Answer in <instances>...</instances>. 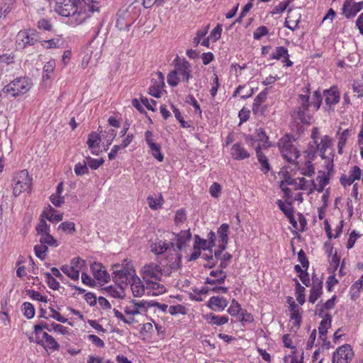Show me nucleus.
I'll return each instance as SVG.
<instances>
[{"label": "nucleus", "instance_id": "f257e3e1", "mask_svg": "<svg viewBox=\"0 0 363 363\" xmlns=\"http://www.w3.org/2000/svg\"><path fill=\"white\" fill-rule=\"evenodd\" d=\"M191 233L189 230H182L179 233H167L160 245V274H169L176 269L182 259L181 250L186 243L190 241Z\"/></svg>", "mask_w": 363, "mask_h": 363}, {"label": "nucleus", "instance_id": "ea45409f", "mask_svg": "<svg viewBox=\"0 0 363 363\" xmlns=\"http://www.w3.org/2000/svg\"><path fill=\"white\" fill-rule=\"evenodd\" d=\"M61 270L72 280H78L79 278V272L69 265H63L61 267Z\"/></svg>", "mask_w": 363, "mask_h": 363}, {"label": "nucleus", "instance_id": "c85d7f7f", "mask_svg": "<svg viewBox=\"0 0 363 363\" xmlns=\"http://www.w3.org/2000/svg\"><path fill=\"white\" fill-rule=\"evenodd\" d=\"M206 320L211 325H223L228 322V315H216L214 313H210L206 315Z\"/></svg>", "mask_w": 363, "mask_h": 363}, {"label": "nucleus", "instance_id": "f704fd0d", "mask_svg": "<svg viewBox=\"0 0 363 363\" xmlns=\"http://www.w3.org/2000/svg\"><path fill=\"white\" fill-rule=\"evenodd\" d=\"M301 15L299 12L294 11L291 9L288 10V16L286 18V23H290L293 26H296V28L298 27L300 23Z\"/></svg>", "mask_w": 363, "mask_h": 363}, {"label": "nucleus", "instance_id": "e2e57ef3", "mask_svg": "<svg viewBox=\"0 0 363 363\" xmlns=\"http://www.w3.org/2000/svg\"><path fill=\"white\" fill-rule=\"evenodd\" d=\"M322 102V96L319 91H315L313 95V101L310 103V106H313L315 110H318Z\"/></svg>", "mask_w": 363, "mask_h": 363}, {"label": "nucleus", "instance_id": "39448f33", "mask_svg": "<svg viewBox=\"0 0 363 363\" xmlns=\"http://www.w3.org/2000/svg\"><path fill=\"white\" fill-rule=\"evenodd\" d=\"M306 94H299L298 98V106L296 107L292 114L294 120L302 124H310L311 116L308 113V107L310 106L309 102V88L306 87Z\"/></svg>", "mask_w": 363, "mask_h": 363}, {"label": "nucleus", "instance_id": "6e6d98bb", "mask_svg": "<svg viewBox=\"0 0 363 363\" xmlns=\"http://www.w3.org/2000/svg\"><path fill=\"white\" fill-rule=\"evenodd\" d=\"M87 163L86 162V160L84 161V162L82 164V163H77L75 166H74V172L75 174L77 175V176H82V175H84L86 173H88L89 172V169H88V167H87Z\"/></svg>", "mask_w": 363, "mask_h": 363}, {"label": "nucleus", "instance_id": "0e129e2a", "mask_svg": "<svg viewBox=\"0 0 363 363\" xmlns=\"http://www.w3.org/2000/svg\"><path fill=\"white\" fill-rule=\"evenodd\" d=\"M352 90L354 92V96L357 98H361L363 96V84L359 82H354L352 84Z\"/></svg>", "mask_w": 363, "mask_h": 363}, {"label": "nucleus", "instance_id": "a19ab883", "mask_svg": "<svg viewBox=\"0 0 363 363\" xmlns=\"http://www.w3.org/2000/svg\"><path fill=\"white\" fill-rule=\"evenodd\" d=\"M44 277L45 278V281L48 285V286L53 289L57 290L59 289L60 285V283L52 277V275L49 272L44 273Z\"/></svg>", "mask_w": 363, "mask_h": 363}, {"label": "nucleus", "instance_id": "412c9836", "mask_svg": "<svg viewBox=\"0 0 363 363\" xmlns=\"http://www.w3.org/2000/svg\"><path fill=\"white\" fill-rule=\"evenodd\" d=\"M323 281L319 280L318 278L313 279V285L310 290V295L308 297V301L311 303H314L321 296L323 293Z\"/></svg>", "mask_w": 363, "mask_h": 363}, {"label": "nucleus", "instance_id": "a18cd8bd", "mask_svg": "<svg viewBox=\"0 0 363 363\" xmlns=\"http://www.w3.org/2000/svg\"><path fill=\"white\" fill-rule=\"evenodd\" d=\"M210 276L213 279H217V281H219V284H223L227 277L226 272L222 269L212 270L210 272Z\"/></svg>", "mask_w": 363, "mask_h": 363}, {"label": "nucleus", "instance_id": "864d4df0", "mask_svg": "<svg viewBox=\"0 0 363 363\" xmlns=\"http://www.w3.org/2000/svg\"><path fill=\"white\" fill-rule=\"evenodd\" d=\"M27 295L29 296L32 299L39 301L40 302H47V297L45 296H43L40 292L29 289L26 291Z\"/></svg>", "mask_w": 363, "mask_h": 363}, {"label": "nucleus", "instance_id": "09e8293b", "mask_svg": "<svg viewBox=\"0 0 363 363\" xmlns=\"http://www.w3.org/2000/svg\"><path fill=\"white\" fill-rule=\"evenodd\" d=\"M203 249V250H211L209 247V245L208 244L207 240L201 238L199 235H195V244L194 245V249Z\"/></svg>", "mask_w": 363, "mask_h": 363}, {"label": "nucleus", "instance_id": "4d7b16f0", "mask_svg": "<svg viewBox=\"0 0 363 363\" xmlns=\"http://www.w3.org/2000/svg\"><path fill=\"white\" fill-rule=\"evenodd\" d=\"M58 229H61L65 232H68L72 234L76 230L74 223L70 221H66L60 223L58 226Z\"/></svg>", "mask_w": 363, "mask_h": 363}, {"label": "nucleus", "instance_id": "774afa93", "mask_svg": "<svg viewBox=\"0 0 363 363\" xmlns=\"http://www.w3.org/2000/svg\"><path fill=\"white\" fill-rule=\"evenodd\" d=\"M186 219L185 211L183 209L178 210L176 212L174 222L177 225L183 223Z\"/></svg>", "mask_w": 363, "mask_h": 363}, {"label": "nucleus", "instance_id": "6ab92c4d", "mask_svg": "<svg viewBox=\"0 0 363 363\" xmlns=\"http://www.w3.org/2000/svg\"><path fill=\"white\" fill-rule=\"evenodd\" d=\"M318 184L314 180H311V187L309 189V192L312 193L314 191L322 192L325 186L329 183V178L324 172H320L316 178Z\"/></svg>", "mask_w": 363, "mask_h": 363}, {"label": "nucleus", "instance_id": "c9c22d12", "mask_svg": "<svg viewBox=\"0 0 363 363\" xmlns=\"http://www.w3.org/2000/svg\"><path fill=\"white\" fill-rule=\"evenodd\" d=\"M35 230L37 231L38 235L40 237L42 235H45L50 233V225L45 221L44 217H42L38 223V224L35 227Z\"/></svg>", "mask_w": 363, "mask_h": 363}, {"label": "nucleus", "instance_id": "58836bf2", "mask_svg": "<svg viewBox=\"0 0 363 363\" xmlns=\"http://www.w3.org/2000/svg\"><path fill=\"white\" fill-rule=\"evenodd\" d=\"M142 306L133 301L130 306H127L124 308V312L127 315H135L140 313V308Z\"/></svg>", "mask_w": 363, "mask_h": 363}, {"label": "nucleus", "instance_id": "bf43d9fd", "mask_svg": "<svg viewBox=\"0 0 363 363\" xmlns=\"http://www.w3.org/2000/svg\"><path fill=\"white\" fill-rule=\"evenodd\" d=\"M317 152L316 147L312 145H309V147L304 152L306 155V162H312V161L315 158Z\"/></svg>", "mask_w": 363, "mask_h": 363}, {"label": "nucleus", "instance_id": "3c124183", "mask_svg": "<svg viewBox=\"0 0 363 363\" xmlns=\"http://www.w3.org/2000/svg\"><path fill=\"white\" fill-rule=\"evenodd\" d=\"M85 265V261L80 257H74L71 262L70 267L74 269L75 271H77L79 273L82 269L84 266Z\"/></svg>", "mask_w": 363, "mask_h": 363}, {"label": "nucleus", "instance_id": "a878e982", "mask_svg": "<svg viewBox=\"0 0 363 363\" xmlns=\"http://www.w3.org/2000/svg\"><path fill=\"white\" fill-rule=\"evenodd\" d=\"M267 96V92L263 91L255 97L252 105V111L255 114L264 113L265 108L261 106V105L266 100Z\"/></svg>", "mask_w": 363, "mask_h": 363}, {"label": "nucleus", "instance_id": "2eb2a0df", "mask_svg": "<svg viewBox=\"0 0 363 363\" xmlns=\"http://www.w3.org/2000/svg\"><path fill=\"white\" fill-rule=\"evenodd\" d=\"M363 9V1L350 4L349 1H345L342 9V14L347 18H353Z\"/></svg>", "mask_w": 363, "mask_h": 363}, {"label": "nucleus", "instance_id": "393cba45", "mask_svg": "<svg viewBox=\"0 0 363 363\" xmlns=\"http://www.w3.org/2000/svg\"><path fill=\"white\" fill-rule=\"evenodd\" d=\"M130 284L132 292L135 296H141L145 292L144 286L138 277L135 274L128 282Z\"/></svg>", "mask_w": 363, "mask_h": 363}, {"label": "nucleus", "instance_id": "4c0bfd02", "mask_svg": "<svg viewBox=\"0 0 363 363\" xmlns=\"http://www.w3.org/2000/svg\"><path fill=\"white\" fill-rule=\"evenodd\" d=\"M39 242L40 243L45 245L47 246H58V242L50 234V233L45 235H42L40 237Z\"/></svg>", "mask_w": 363, "mask_h": 363}, {"label": "nucleus", "instance_id": "7c9ffc66", "mask_svg": "<svg viewBox=\"0 0 363 363\" xmlns=\"http://www.w3.org/2000/svg\"><path fill=\"white\" fill-rule=\"evenodd\" d=\"M331 322H332V315H327V318H325V320H321L320 325L318 327L320 338L325 337L327 333H328V330L331 326Z\"/></svg>", "mask_w": 363, "mask_h": 363}, {"label": "nucleus", "instance_id": "ddd939ff", "mask_svg": "<svg viewBox=\"0 0 363 363\" xmlns=\"http://www.w3.org/2000/svg\"><path fill=\"white\" fill-rule=\"evenodd\" d=\"M353 352L349 345H345L340 347L333 354V363H348V360L352 359Z\"/></svg>", "mask_w": 363, "mask_h": 363}, {"label": "nucleus", "instance_id": "72a5a7b5", "mask_svg": "<svg viewBox=\"0 0 363 363\" xmlns=\"http://www.w3.org/2000/svg\"><path fill=\"white\" fill-rule=\"evenodd\" d=\"M55 68V61L54 60H49L43 67V79L47 81L50 79L51 74L53 73Z\"/></svg>", "mask_w": 363, "mask_h": 363}, {"label": "nucleus", "instance_id": "5701e85b", "mask_svg": "<svg viewBox=\"0 0 363 363\" xmlns=\"http://www.w3.org/2000/svg\"><path fill=\"white\" fill-rule=\"evenodd\" d=\"M325 101L328 106L337 104L340 101V93L335 86H332L329 89L325 90Z\"/></svg>", "mask_w": 363, "mask_h": 363}, {"label": "nucleus", "instance_id": "5fc2aeb1", "mask_svg": "<svg viewBox=\"0 0 363 363\" xmlns=\"http://www.w3.org/2000/svg\"><path fill=\"white\" fill-rule=\"evenodd\" d=\"M277 203L280 210L284 213V215L286 217L294 213V209L290 203L286 205L281 200H278Z\"/></svg>", "mask_w": 363, "mask_h": 363}, {"label": "nucleus", "instance_id": "680f3d73", "mask_svg": "<svg viewBox=\"0 0 363 363\" xmlns=\"http://www.w3.org/2000/svg\"><path fill=\"white\" fill-rule=\"evenodd\" d=\"M362 174V169L356 165L353 166L349 172V175L354 182L356 180H359Z\"/></svg>", "mask_w": 363, "mask_h": 363}, {"label": "nucleus", "instance_id": "20e7f679", "mask_svg": "<svg viewBox=\"0 0 363 363\" xmlns=\"http://www.w3.org/2000/svg\"><path fill=\"white\" fill-rule=\"evenodd\" d=\"M33 86L32 80L27 77H19L4 86L2 92L11 97H18L26 94Z\"/></svg>", "mask_w": 363, "mask_h": 363}, {"label": "nucleus", "instance_id": "9b49d317", "mask_svg": "<svg viewBox=\"0 0 363 363\" xmlns=\"http://www.w3.org/2000/svg\"><path fill=\"white\" fill-rule=\"evenodd\" d=\"M113 271L114 280L123 284H128L135 274V272L132 267L127 265L126 267H121L119 264L113 266Z\"/></svg>", "mask_w": 363, "mask_h": 363}, {"label": "nucleus", "instance_id": "9d476101", "mask_svg": "<svg viewBox=\"0 0 363 363\" xmlns=\"http://www.w3.org/2000/svg\"><path fill=\"white\" fill-rule=\"evenodd\" d=\"M38 42V36L34 30H20L16 37L18 49H23L26 46L34 45Z\"/></svg>", "mask_w": 363, "mask_h": 363}, {"label": "nucleus", "instance_id": "8fccbe9b", "mask_svg": "<svg viewBox=\"0 0 363 363\" xmlns=\"http://www.w3.org/2000/svg\"><path fill=\"white\" fill-rule=\"evenodd\" d=\"M242 311L240 304L235 300L233 299L230 306L228 308V313L230 315H237Z\"/></svg>", "mask_w": 363, "mask_h": 363}, {"label": "nucleus", "instance_id": "1a4fd4ad", "mask_svg": "<svg viewBox=\"0 0 363 363\" xmlns=\"http://www.w3.org/2000/svg\"><path fill=\"white\" fill-rule=\"evenodd\" d=\"M143 279L147 284V288L159 289V268L155 263L144 266L143 269Z\"/></svg>", "mask_w": 363, "mask_h": 363}, {"label": "nucleus", "instance_id": "f03ea898", "mask_svg": "<svg viewBox=\"0 0 363 363\" xmlns=\"http://www.w3.org/2000/svg\"><path fill=\"white\" fill-rule=\"evenodd\" d=\"M98 10V2L92 0H65L55 8L59 15L68 18L67 23L72 26L82 24Z\"/></svg>", "mask_w": 363, "mask_h": 363}, {"label": "nucleus", "instance_id": "a211bd4d", "mask_svg": "<svg viewBox=\"0 0 363 363\" xmlns=\"http://www.w3.org/2000/svg\"><path fill=\"white\" fill-rule=\"evenodd\" d=\"M254 137L255 138L250 136L247 138V142L250 143L252 145H255V143L257 141H259L263 143L264 148H268L271 146V143L269 141V137L267 135L265 131L262 128L256 129Z\"/></svg>", "mask_w": 363, "mask_h": 363}, {"label": "nucleus", "instance_id": "423d86ee", "mask_svg": "<svg viewBox=\"0 0 363 363\" xmlns=\"http://www.w3.org/2000/svg\"><path fill=\"white\" fill-rule=\"evenodd\" d=\"M315 145L317 152H319L320 156L325 160V166L328 170V174H330L333 170V150H330L329 154L326 155L328 149H331L332 140L328 135H324L320 138V141Z\"/></svg>", "mask_w": 363, "mask_h": 363}, {"label": "nucleus", "instance_id": "c756f323", "mask_svg": "<svg viewBox=\"0 0 363 363\" xmlns=\"http://www.w3.org/2000/svg\"><path fill=\"white\" fill-rule=\"evenodd\" d=\"M101 143V138L98 133L95 132H91L89 135V138L87 140V145L89 148L91 150V153L94 155H98V152L95 150L96 147H99Z\"/></svg>", "mask_w": 363, "mask_h": 363}, {"label": "nucleus", "instance_id": "f8f14e48", "mask_svg": "<svg viewBox=\"0 0 363 363\" xmlns=\"http://www.w3.org/2000/svg\"><path fill=\"white\" fill-rule=\"evenodd\" d=\"M45 329L48 331H55L57 333L65 334L67 332V328L62 325L52 323L50 324L41 321L38 324L34 325V333L36 335V338L39 339L43 330Z\"/></svg>", "mask_w": 363, "mask_h": 363}, {"label": "nucleus", "instance_id": "603ef678", "mask_svg": "<svg viewBox=\"0 0 363 363\" xmlns=\"http://www.w3.org/2000/svg\"><path fill=\"white\" fill-rule=\"evenodd\" d=\"M50 313L48 315L49 318H52L57 321L62 323H65L67 322V319L63 317L60 313H58L55 309H54L52 306L49 307Z\"/></svg>", "mask_w": 363, "mask_h": 363}, {"label": "nucleus", "instance_id": "4be33fe9", "mask_svg": "<svg viewBox=\"0 0 363 363\" xmlns=\"http://www.w3.org/2000/svg\"><path fill=\"white\" fill-rule=\"evenodd\" d=\"M40 335H42L43 340L37 339L36 342L38 345H43L45 347H48L52 350H58L60 345L53 337L48 335L46 332L41 333Z\"/></svg>", "mask_w": 363, "mask_h": 363}, {"label": "nucleus", "instance_id": "2f4dec72", "mask_svg": "<svg viewBox=\"0 0 363 363\" xmlns=\"http://www.w3.org/2000/svg\"><path fill=\"white\" fill-rule=\"evenodd\" d=\"M287 57H289V51L287 48L284 46L276 47L274 50L270 55V59L272 60H279Z\"/></svg>", "mask_w": 363, "mask_h": 363}, {"label": "nucleus", "instance_id": "c03bdc74", "mask_svg": "<svg viewBox=\"0 0 363 363\" xmlns=\"http://www.w3.org/2000/svg\"><path fill=\"white\" fill-rule=\"evenodd\" d=\"M35 255L41 260L45 259L46 257V252L48 251V246L43 244L36 245L34 247Z\"/></svg>", "mask_w": 363, "mask_h": 363}, {"label": "nucleus", "instance_id": "13d9d810", "mask_svg": "<svg viewBox=\"0 0 363 363\" xmlns=\"http://www.w3.org/2000/svg\"><path fill=\"white\" fill-rule=\"evenodd\" d=\"M186 102L191 104L194 108L195 113H199V115L201 114L200 106L193 95L189 94L186 96Z\"/></svg>", "mask_w": 363, "mask_h": 363}, {"label": "nucleus", "instance_id": "de8ad7c7", "mask_svg": "<svg viewBox=\"0 0 363 363\" xmlns=\"http://www.w3.org/2000/svg\"><path fill=\"white\" fill-rule=\"evenodd\" d=\"M85 160L87 163V165L92 169H98L104 162V160L102 158L94 159L89 156L86 157Z\"/></svg>", "mask_w": 363, "mask_h": 363}, {"label": "nucleus", "instance_id": "052dcab7", "mask_svg": "<svg viewBox=\"0 0 363 363\" xmlns=\"http://www.w3.org/2000/svg\"><path fill=\"white\" fill-rule=\"evenodd\" d=\"M37 26L39 29L50 31L52 28L50 21L46 18H41L38 21Z\"/></svg>", "mask_w": 363, "mask_h": 363}, {"label": "nucleus", "instance_id": "37998d69", "mask_svg": "<svg viewBox=\"0 0 363 363\" xmlns=\"http://www.w3.org/2000/svg\"><path fill=\"white\" fill-rule=\"evenodd\" d=\"M293 0H284L280 2L278 5L274 7L272 11V14H279L284 12L289 6V4L292 2Z\"/></svg>", "mask_w": 363, "mask_h": 363}, {"label": "nucleus", "instance_id": "7ed1b4c3", "mask_svg": "<svg viewBox=\"0 0 363 363\" xmlns=\"http://www.w3.org/2000/svg\"><path fill=\"white\" fill-rule=\"evenodd\" d=\"M174 68L167 75V81L172 86H176L179 82L188 83L191 78L192 70L191 64L185 59H181L178 55L174 60Z\"/></svg>", "mask_w": 363, "mask_h": 363}, {"label": "nucleus", "instance_id": "0eeeda50", "mask_svg": "<svg viewBox=\"0 0 363 363\" xmlns=\"http://www.w3.org/2000/svg\"><path fill=\"white\" fill-rule=\"evenodd\" d=\"M13 194L15 196H19L22 192L30 191L31 179L26 169L16 172L12 179Z\"/></svg>", "mask_w": 363, "mask_h": 363}, {"label": "nucleus", "instance_id": "aec40b11", "mask_svg": "<svg viewBox=\"0 0 363 363\" xmlns=\"http://www.w3.org/2000/svg\"><path fill=\"white\" fill-rule=\"evenodd\" d=\"M104 268L102 264L99 262H94L91 266V270L94 278L99 281L107 283L109 280V274Z\"/></svg>", "mask_w": 363, "mask_h": 363}, {"label": "nucleus", "instance_id": "338daca9", "mask_svg": "<svg viewBox=\"0 0 363 363\" xmlns=\"http://www.w3.org/2000/svg\"><path fill=\"white\" fill-rule=\"evenodd\" d=\"M140 101L143 105L145 106L147 109L155 111L157 106V101L152 99L149 100L144 96L140 97Z\"/></svg>", "mask_w": 363, "mask_h": 363}, {"label": "nucleus", "instance_id": "473e14b6", "mask_svg": "<svg viewBox=\"0 0 363 363\" xmlns=\"http://www.w3.org/2000/svg\"><path fill=\"white\" fill-rule=\"evenodd\" d=\"M50 208L48 212L44 211L42 214V217H45L49 221L52 223H57L62 220L63 215L62 214H56L55 209L52 206H49Z\"/></svg>", "mask_w": 363, "mask_h": 363}, {"label": "nucleus", "instance_id": "79ce46f5", "mask_svg": "<svg viewBox=\"0 0 363 363\" xmlns=\"http://www.w3.org/2000/svg\"><path fill=\"white\" fill-rule=\"evenodd\" d=\"M23 310L24 315L30 319L34 317L35 311L33 305L29 302H25L23 304Z\"/></svg>", "mask_w": 363, "mask_h": 363}, {"label": "nucleus", "instance_id": "b1692460", "mask_svg": "<svg viewBox=\"0 0 363 363\" xmlns=\"http://www.w3.org/2000/svg\"><path fill=\"white\" fill-rule=\"evenodd\" d=\"M262 147L259 145L255 147V152L257 157V160L261 164V171L264 174L268 173L271 169L270 164L269 163L268 158L267 156L262 152Z\"/></svg>", "mask_w": 363, "mask_h": 363}, {"label": "nucleus", "instance_id": "dca6fc26", "mask_svg": "<svg viewBox=\"0 0 363 363\" xmlns=\"http://www.w3.org/2000/svg\"><path fill=\"white\" fill-rule=\"evenodd\" d=\"M228 304V300L223 296H214L209 298L207 306L215 311H223Z\"/></svg>", "mask_w": 363, "mask_h": 363}, {"label": "nucleus", "instance_id": "bb28decb", "mask_svg": "<svg viewBox=\"0 0 363 363\" xmlns=\"http://www.w3.org/2000/svg\"><path fill=\"white\" fill-rule=\"evenodd\" d=\"M229 225L227 223L222 224L218 229V242L222 249H226L228 241Z\"/></svg>", "mask_w": 363, "mask_h": 363}, {"label": "nucleus", "instance_id": "4468645a", "mask_svg": "<svg viewBox=\"0 0 363 363\" xmlns=\"http://www.w3.org/2000/svg\"><path fill=\"white\" fill-rule=\"evenodd\" d=\"M116 20V26L121 30H128L133 23V16L127 13L123 9H121L118 12Z\"/></svg>", "mask_w": 363, "mask_h": 363}, {"label": "nucleus", "instance_id": "49530a36", "mask_svg": "<svg viewBox=\"0 0 363 363\" xmlns=\"http://www.w3.org/2000/svg\"><path fill=\"white\" fill-rule=\"evenodd\" d=\"M142 5H137L136 0L133 2L130 5H129L126 9H123L128 14H131L133 16V20L135 17L139 15L141 11Z\"/></svg>", "mask_w": 363, "mask_h": 363}, {"label": "nucleus", "instance_id": "6e6552de", "mask_svg": "<svg viewBox=\"0 0 363 363\" xmlns=\"http://www.w3.org/2000/svg\"><path fill=\"white\" fill-rule=\"evenodd\" d=\"M278 146L281 155L288 162L291 163L299 157V151L293 145L288 135L279 140Z\"/></svg>", "mask_w": 363, "mask_h": 363}, {"label": "nucleus", "instance_id": "f3484780", "mask_svg": "<svg viewBox=\"0 0 363 363\" xmlns=\"http://www.w3.org/2000/svg\"><path fill=\"white\" fill-rule=\"evenodd\" d=\"M145 140L150 148V152L159 160V145L157 143V136L150 130L145 133Z\"/></svg>", "mask_w": 363, "mask_h": 363}, {"label": "nucleus", "instance_id": "cd10ccee", "mask_svg": "<svg viewBox=\"0 0 363 363\" xmlns=\"http://www.w3.org/2000/svg\"><path fill=\"white\" fill-rule=\"evenodd\" d=\"M232 157L238 160H241L250 157L247 151L240 145L239 143H235L231 148Z\"/></svg>", "mask_w": 363, "mask_h": 363}, {"label": "nucleus", "instance_id": "e433bc0d", "mask_svg": "<svg viewBox=\"0 0 363 363\" xmlns=\"http://www.w3.org/2000/svg\"><path fill=\"white\" fill-rule=\"evenodd\" d=\"M296 282V297L297 301L303 305L305 303V288L300 284L297 279H294Z\"/></svg>", "mask_w": 363, "mask_h": 363}, {"label": "nucleus", "instance_id": "69168bd1", "mask_svg": "<svg viewBox=\"0 0 363 363\" xmlns=\"http://www.w3.org/2000/svg\"><path fill=\"white\" fill-rule=\"evenodd\" d=\"M269 30L266 26H259L253 33L255 40H259L262 37L267 35Z\"/></svg>", "mask_w": 363, "mask_h": 363}]
</instances>
